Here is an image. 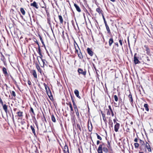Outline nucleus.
Segmentation results:
<instances>
[{
  "label": "nucleus",
  "instance_id": "603ef678",
  "mask_svg": "<svg viewBox=\"0 0 153 153\" xmlns=\"http://www.w3.org/2000/svg\"><path fill=\"white\" fill-rule=\"evenodd\" d=\"M34 42L36 43L37 44L38 46H39V43L38 42L37 40L36 39L35 41H34Z\"/></svg>",
  "mask_w": 153,
  "mask_h": 153
},
{
  "label": "nucleus",
  "instance_id": "0eeeda50",
  "mask_svg": "<svg viewBox=\"0 0 153 153\" xmlns=\"http://www.w3.org/2000/svg\"><path fill=\"white\" fill-rule=\"evenodd\" d=\"M2 106H3V108L6 114H7V113L8 112V109H7V105H6L5 104H4V103L3 104V105H1Z\"/></svg>",
  "mask_w": 153,
  "mask_h": 153
},
{
  "label": "nucleus",
  "instance_id": "473e14b6",
  "mask_svg": "<svg viewBox=\"0 0 153 153\" xmlns=\"http://www.w3.org/2000/svg\"><path fill=\"white\" fill-rule=\"evenodd\" d=\"M68 104V105H69V107H70V108H71V111H73V108L72 107V104L70 102L68 104Z\"/></svg>",
  "mask_w": 153,
  "mask_h": 153
},
{
  "label": "nucleus",
  "instance_id": "a878e982",
  "mask_svg": "<svg viewBox=\"0 0 153 153\" xmlns=\"http://www.w3.org/2000/svg\"><path fill=\"white\" fill-rule=\"evenodd\" d=\"M20 11L22 13V14L23 15H25V11L24 9L22 8H20Z\"/></svg>",
  "mask_w": 153,
  "mask_h": 153
},
{
  "label": "nucleus",
  "instance_id": "aec40b11",
  "mask_svg": "<svg viewBox=\"0 0 153 153\" xmlns=\"http://www.w3.org/2000/svg\"><path fill=\"white\" fill-rule=\"evenodd\" d=\"M30 128L32 131L33 133L35 135L36 134L35 131L34 127L32 125L30 126Z\"/></svg>",
  "mask_w": 153,
  "mask_h": 153
},
{
  "label": "nucleus",
  "instance_id": "6e6d98bb",
  "mask_svg": "<svg viewBox=\"0 0 153 153\" xmlns=\"http://www.w3.org/2000/svg\"><path fill=\"white\" fill-rule=\"evenodd\" d=\"M111 113L112 116V117H113L114 116V114L113 111H111Z\"/></svg>",
  "mask_w": 153,
  "mask_h": 153
},
{
  "label": "nucleus",
  "instance_id": "052dcab7",
  "mask_svg": "<svg viewBox=\"0 0 153 153\" xmlns=\"http://www.w3.org/2000/svg\"><path fill=\"white\" fill-rule=\"evenodd\" d=\"M137 141H138V140L137 138H135L134 140V141L135 142H137Z\"/></svg>",
  "mask_w": 153,
  "mask_h": 153
},
{
  "label": "nucleus",
  "instance_id": "5fc2aeb1",
  "mask_svg": "<svg viewBox=\"0 0 153 153\" xmlns=\"http://www.w3.org/2000/svg\"><path fill=\"white\" fill-rule=\"evenodd\" d=\"M71 98L72 102L74 101L73 97L71 95Z\"/></svg>",
  "mask_w": 153,
  "mask_h": 153
},
{
  "label": "nucleus",
  "instance_id": "3c124183",
  "mask_svg": "<svg viewBox=\"0 0 153 153\" xmlns=\"http://www.w3.org/2000/svg\"><path fill=\"white\" fill-rule=\"evenodd\" d=\"M109 122L110 121H112L111 120H110V119L109 120ZM111 127H112L113 126V123L112 122H111Z\"/></svg>",
  "mask_w": 153,
  "mask_h": 153
},
{
  "label": "nucleus",
  "instance_id": "e433bc0d",
  "mask_svg": "<svg viewBox=\"0 0 153 153\" xmlns=\"http://www.w3.org/2000/svg\"><path fill=\"white\" fill-rule=\"evenodd\" d=\"M75 111L76 114V116H79V111H78V109H77L75 110Z\"/></svg>",
  "mask_w": 153,
  "mask_h": 153
},
{
  "label": "nucleus",
  "instance_id": "72a5a7b5",
  "mask_svg": "<svg viewBox=\"0 0 153 153\" xmlns=\"http://www.w3.org/2000/svg\"><path fill=\"white\" fill-rule=\"evenodd\" d=\"M96 134L97 136V138L98 139L100 140H102V138L97 133H96Z\"/></svg>",
  "mask_w": 153,
  "mask_h": 153
},
{
  "label": "nucleus",
  "instance_id": "bf43d9fd",
  "mask_svg": "<svg viewBox=\"0 0 153 153\" xmlns=\"http://www.w3.org/2000/svg\"><path fill=\"white\" fill-rule=\"evenodd\" d=\"M100 142L99 140H97V145H98L100 143Z\"/></svg>",
  "mask_w": 153,
  "mask_h": 153
},
{
  "label": "nucleus",
  "instance_id": "de8ad7c7",
  "mask_svg": "<svg viewBox=\"0 0 153 153\" xmlns=\"http://www.w3.org/2000/svg\"><path fill=\"white\" fill-rule=\"evenodd\" d=\"M42 60L43 63V66H44V64H45V62H46V60L45 59H42Z\"/></svg>",
  "mask_w": 153,
  "mask_h": 153
},
{
  "label": "nucleus",
  "instance_id": "4c0bfd02",
  "mask_svg": "<svg viewBox=\"0 0 153 153\" xmlns=\"http://www.w3.org/2000/svg\"><path fill=\"white\" fill-rule=\"evenodd\" d=\"M102 117H103V120L104 121H105L106 120L105 114H103V113L102 114Z\"/></svg>",
  "mask_w": 153,
  "mask_h": 153
},
{
  "label": "nucleus",
  "instance_id": "dca6fc26",
  "mask_svg": "<svg viewBox=\"0 0 153 153\" xmlns=\"http://www.w3.org/2000/svg\"><path fill=\"white\" fill-rule=\"evenodd\" d=\"M2 71L3 74H4L6 76L8 75L7 69L5 67H3Z\"/></svg>",
  "mask_w": 153,
  "mask_h": 153
},
{
  "label": "nucleus",
  "instance_id": "f257e3e1",
  "mask_svg": "<svg viewBox=\"0 0 153 153\" xmlns=\"http://www.w3.org/2000/svg\"><path fill=\"white\" fill-rule=\"evenodd\" d=\"M100 145H102V151L103 150L105 153H107L108 152V148L105 147V143H102V144H100Z\"/></svg>",
  "mask_w": 153,
  "mask_h": 153
},
{
  "label": "nucleus",
  "instance_id": "09e8293b",
  "mask_svg": "<svg viewBox=\"0 0 153 153\" xmlns=\"http://www.w3.org/2000/svg\"><path fill=\"white\" fill-rule=\"evenodd\" d=\"M40 56H38L37 58V60H38V61L39 62V59H38V58H40L41 59H42V54H41V55H40Z\"/></svg>",
  "mask_w": 153,
  "mask_h": 153
},
{
  "label": "nucleus",
  "instance_id": "774afa93",
  "mask_svg": "<svg viewBox=\"0 0 153 153\" xmlns=\"http://www.w3.org/2000/svg\"><path fill=\"white\" fill-rule=\"evenodd\" d=\"M111 1L113 2H114L115 1V0H110Z\"/></svg>",
  "mask_w": 153,
  "mask_h": 153
},
{
  "label": "nucleus",
  "instance_id": "7c9ffc66",
  "mask_svg": "<svg viewBox=\"0 0 153 153\" xmlns=\"http://www.w3.org/2000/svg\"><path fill=\"white\" fill-rule=\"evenodd\" d=\"M139 143L142 146H143L145 145V144L144 142L143 141L140 139V140Z\"/></svg>",
  "mask_w": 153,
  "mask_h": 153
},
{
  "label": "nucleus",
  "instance_id": "2f4dec72",
  "mask_svg": "<svg viewBox=\"0 0 153 153\" xmlns=\"http://www.w3.org/2000/svg\"><path fill=\"white\" fill-rule=\"evenodd\" d=\"M38 53H39L40 55H41V49L40 46H38Z\"/></svg>",
  "mask_w": 153,
  "mask_h": 153
},
{
  "label": "nucleus",
  "instance_id": "f704fd0d",
  "mask_svg": "<svg viewBox=\"0 0 153 153\" xmlns=\"http://www.w3.org/2000/svg\"><path fill=\"white\" fill-rule=\"evenodd\" d=\"M74 45V47H75V52L77 53L79 52V49H78V47L77 48H76V46L75 44Z\"/></svg>",
  "mask_w": 153,
  "mask_h": 153
},
{
  "label": "nucleus",
  "instance_id": "4d7b16f0",
  "mask_svg": "<svg viewBox=\"0 0 153 153\" xmlns=\"http://www.w3.org/2000/svg\"><path fill=\"white\" fill-rule=\"evenodd\" d=\"M28 83L29 85H31V83L30 80H28Z\"/></svg>",
  "mask_w": 153,
  "mask_h": 153
},
{
  "label": "nucleus",
  "instance_id": "49530a36",
  "mask_svg": "<svg viewBox=\"0 0 153 153\" xmlns=\"http://www.w3.org/2000/svg\"><path fill=\"white\" fill-rule=\"evenodd\" d=\"M77 128L79 129V130L80 131H81V128L80 127V125L79 124H77Z\"/></svg>",
  "mask_w": 153,
  "mask_h": 153
},
{
  "label": "nucleus",
  "instance_id": "4be33fe9",
  "mask_svg": "<svg viewBox=\"0 0 153 153\" xmlns=\"http://www.w3.org/2000/svg\"><path fill=\"white\" fill-rule=\"evenodd\" d=\"M144 107L145 109L147 111H149V108H148V105L147 104H145L144 105Z\"/></svg>",
  "mask_w": 153,
  "mask_h": 153
},
{
  "label": "nucleus",
  "instance_id": "bb28decb",
  "mask_svg": "<svg viewBox=\"0 0 153 153\" xmlns=\"http://www.w3.org/2000/svg\"><path fill=\"white\" fill-rule=\"evenodd\" d=\"M106 30L108 31V33H111L110 30L109 28V27L108 26V25H105Z\"/></svg>",
  "mask_w": 153,
  "mask_h": 153
},
{
  "label": "nucleus",
  "instance_id": "6ab92c4d",
  "mask_svg": "<svg viewBox=\"0 0 153 153\" xmlns=\"http://www.w3.org/2000/svg\"><path fill=\"white\" fill-rule=\"evenodd\" d=\"M39 37L42 42V44L45 47V44H44V42H43V40L42 39V37H41V36L40 35H39Z\"/></svg>",
  "mask_w": 153,
  "mask_h": 153
},
{
  "label": "nucleus",
  "instance_id": "412c9836",
  "mask_svg": "<svg viewBox=\"0 0 153 153\" xmlns=\"http://www.w3.org/2000/svg\"><path fill=\"white\" fill-rule=\"evenodd\" d=\"M36 67L38 71L41 73H42L41 70L40 69V67L38 64H36Z\"/></svg>",
  "mask_w": 153,
  "mask_h": 153
},
{
  "label": "nucleus",
  "instance_id": "ea45409f",
  "mask_svg": "<svg viewBox=\"0 0 153 153\" xmlns=\"http://www.w3.org/2000/svg\"><path fill=\"white\" fill-rule=\"evenodd\" d=\"M11 94L13 96V97H15L16 95L14 91H12V92H11Z\"/></svg>",
  "mask_w": 153,
  "mask_h": 153
},
{
  "label": "nucleus",
  "instance_id": "9d476101",
  "mask_svg": "<svg viewBox=\"0 0 153 153\" xmlns=\"http://www.w3.org/2000/svg\"><path fill=\"white\" fill-rule=\"evenodd\" d=\"M87 51L88 54L91 56H92L93 55V52L89 48H88Z\"/></svg>",
  "mask_w": 153,
  "mask_h": 153
},
{
  "label": "nucleus",
  "instance_id": "4468645a",
  "mask_svg": "<svg viewBox=\"0 0 153 153\" xmlns=\"http://www.w3.org/2000/svg\"><path fill=\"white\" fill-rule=\"evenodd\" d=\"M97 151L98 153H103L102 151V145H99Z\"/></svg>",
  "mask_w": 153,
  "mask_h": 153
},
{
  "label": "nucleus",
  "instance_id": "1a4fd4ad",
  "mask_svg": "<svg viewBox=\"0 0 153 153\" xmlns=\"http://www.w3.org/2000/svg\"><path fill=\"white\" fill-rule=\"evenodd\" d=\"M30 6H33V7H34L37 9L39 8V7H38L37 3L35 1H33V3H31Z\"/></svg>",
  "mask_w": 153,
  "mask_h": 153
},
{
  "label": "nucleus",
  "instance_id": "c03bdc74",
  "mask_svg": "<svg viewBox=\"0 0 153 153\" xmlns=\"http://www.w3.org/2000/svg\"><path fill=\"white\" fill-rule=\"evenodd\" d=\"M91 128L90 129L89 128V126H88V131H92V124H91Z\"/></svg>",
  "mask_w": 153,
  "mask_h": 153
},
{
  "label": "nucleus",
  "instance_id": "e2e57ef3",
  "mask_svg": "<svg viewBox=\"0 0 153 153\" xmlns=\"http://www.w3.org/2000/svg\"><path fill=\"white\" fill-rule=\"evenodd\" d=\"M115 44L117 45V47H118V44L117 42H116Z\"/></svg>",
  "mask_w": 153,
  "mask_h": 153
},
{
  "label": "nucleus",
  "instance_id": "680f3d73",
  "mask_svg": "<svg viewBox=\"0 0 153 153\" xmlns=\"http://www.w3.org/2000/svg\"><path fill=\"white\" fill-rule=\"evenodd\" d=\"M72 102H73V105L74 106L76 105V103L74 101Z\"/></svg>",
  "mask_w": 153,
  "mask_h": 153
},
{
  "label": "nucleus",
  "instance_id": "ddd939ff",
  "mask_svg": "<svg viewBox=\"0 0 153 153\" xmlns=\"http://www.w3.org/2000/svg\"><path fill=\"white\" fill-rule=\"evenodd\" d=\"M74 5L76 8V10L78 12H81V10L79 7L76 4L74 3Z\"/></svg>",
  "mask_w": 153,
  "mask_h": 153
},
{
  "label": "nucleus",
  "instance_id": "b1692460",
  "mask_svg": "<svg viewBox=\"0 0 153 153\" xmlns=\"http://www.w3.org/2000/svg\"><path fill=\"white\" fill-rule=\"evenodd\" d=\"M22 112L19 111L17 112L18 115L19 117H22L23 116L22 115Z\"/></svg>",
  "mask_w": 153,
  "mask_h": 153
},
{
  "label": "nucleus",
  "instance_id": "f3484780",
  "mask_svg": "<svg viewBox=\"0 0 153 153\" xmlns=\"http://www.w3.org/2000/svg\"><path fill=\"white\" fill-rule=\"evenodd\" d=\"M114 41L112 38H110L109 39V46H111L112 44L113 43Z\"/></svg>",
  "mask_w": 153,
  "mask_h": 153
},
{
  "label": "nucleus",
  "instance_id": "423d86ee",
  "mask_svg": "<svg viewBox=\"0 0 153 153\" xmlns=\"http://www.w3.org/2000/svg\"><path fill=\"white\" fill-rule=\"evenodd\" d=\"M145 146L146 148L147 149L148 151L149 152H152V149L151 148L149 145V143L147 142H146V143L145 144Z\"/></svg>",
  "mask_w": 153,
  "mask_h": 153
},
{
  "label": "nucleus",
  "instance_id": "58836bf2",
  "mask_svg": "<svg viewBox=\"0 0 153 153\" xmlns=\"http://www.w3.org/2000/svg\"><path fill=\"white\" fill-rule=\"evenodd\" d=\"M134 145L135 147L136 148H138V147L139 146V144L138 143H134Z\"/></svg>",
  "mask_w": 153,
  "mask_h": 153
},
{
  "label": "nucleus",
  "instance_id": "c9c22d12",
  "mask_svg": "<svg viewBox=\"0 0 153 153\" xmlns=\"http://www.w3.org/2000/svg\"><path fill=\"white\" fill-rule=\"evenodd\" d=\"M107 143H108V145L107 146V147L108 149H110L111 148V144L110 143L109 141H107Z\"/></svg>",
  "mask_w": 153,
  "mask_h": 153
},
{
  "label": "nucleus",
  "instance_id": "79ce46f5",
  "mask_svg": "<svg viewBox=\"0 0 153 153\" xmlns=\"http://www.w3.org/2000/svg\"><path fill=\"white\" fill-rule=\"evenodd\" d=\"M114 98L115 101H117L118 100V98L116 95H114Z\"/></svg>",
  "mask_w": 153,
  "mask_h": 153
},
{
  "label": "nucleus",
  "instance_id": "7ed1b4c3",
  "mask_svg": "<svg viewBox=\"0 0 153 153\" xmlns=\"http://www.w3.org/2000/svg\"><path fill=\"white\" fill-rule=\"evenodd\" d=\"M137 53H135L134 57V61L135 64H137L140 63V62L139 60L137 57L136 56Z\"/></svg>",
  "mask_w": 153,
  "mask_h": 153
},
{
  "label": "nucleus",
  "instance_id": "2eb2a0df",
  "mask_svg": "<svg viewBox=\"0 0 153 153\" xmlns=\"http://www.w3.org/2000/svg\"><path fill=\"white\" fill-rule=\"evenodd\" d=\"M63 151L64 152H65H65H68V153H69L68 148V146L66 145H65L64 146Z\"/></svg>",
  "mask_w": 153,
  "mask_h": 153
},
{
  "label": "nucleus",
  "instance_id": "a18cd8bd",
  "mask_svg": "<svg viewBox=\"0 0 153 153\" xmlns=\"http://www.w3.org/2000/svg\"><path fill=\"white\" fill-rule=\"evenodd\" d=\"M119 42L120 43V44L121 46H122L123 43H122V40L120 38L119 39Z\"/></svg>",
  "mask_w": 153,
  "mask_h": 153
},
{
  "label": "nucleus",
  "instance_id": "a19ab883",
  "mask_svg": "<svg viewBox=\"0 0 153 153\" xmlns=\"http://www.w3.org/2000/svg\"><path fill=\"white\" fill-rule=\"evenodd\" d=\"M30 111L32 113L33 115H35V114L33 110V108H32L31 107H30Z\"/></svg>",
  "mask_w": 153,
  "mask_h": 153
},
{
  "label": "nucleus",
  "instance_id": "13d9d810",
  "mask_svg": "<svg viewBox=\"0 0 153 153\" xmlns=\"http://www.w3.org/2000/svg\"><path fill=\"white\" fill-rule=\"evenodd\" d=\"M113 121H114V124H116V123H117L116 122V119H114L113 120Z\"/></svg>",
  "mask_w": 153,
  "mask_h": 153
},
{
  "label": "nucleus",
  "instance_id": "c756f323",
  "mask_svg": "<svg viewBox=\"0 0 153 153\" xmlns=\"http://www.w3.org/2000/svg\"><path fill=\"white\" fill-rule=\"evenodd\" d=\"M51 120L53 122H55L56 121L55 117L53 115H51Z\"/></svg>",
  "mask_w": 153,
  "mask_h": 153
},
{
  "label": "nucleus",
  "instance_id": "6e6552de",
  "mask_svg": "<svg viewBox=\"0 0 153 153\" xmlns=\"http://www.w3.org/2000/svg\"><path fill=\"white\" fill-rule=\"evenodd\" d=\"M144 47L145 48V50L146 51V53L148 55H150V51L148 47L146 45H145Z\"/></svg>",
  "mask_w": 153,
  "mask_h": 153
},
{
  "label": "nucleus",
  "instance_id": "69168bd1",
  "mask_svg": "<svg viewBox=\"0 0 153 153\" xmlns=\"http://www.w3.org/2000/svg\"><path fill=\"white\" fill-rule=\"evenodd\" d=\"M72 24L74 26V22L73 20L72 21Z\"/></svg>",
  "mask_w": 153,
  "mask_h": 153
},
{
  "label": "nucleus",
  "instance_id": "a211bd4d",
  "mask_svg": "<svg viewBox=\"0 0 153 153\" xmlns=\"http://www.w3.org/2000/svg\"><path fill=\"white\" fill-rule=\"evenodd\" d=\"M32 74L34 77L35 78H37L36 73V71L35 70H33L32 71Z\"/></svg>",
  "mask_w": 153,
  "mask_h": 153
},
{
  "label": "nucleus",
  "instance_id": "39448f33",
  "mask_svg": "<svg viewBox=\"0 0 153 153\" xmlns=\"http://www.w3.org/2000/svg\"><path fill=\"white\" fill-rule=\"evenodd\" d=\"M76 43L77 46H78V49H79V52L77 53L78 56L79 57V59H82L83 58V56H82V53L81 52V50H80V49H79L78 45L76 42Z\"/></svg>",
  "mask_w": 153,
  "mask_h": 153
},
{
  "label": "nucleus",
  "instance_id": "37998d69",
  "mask_svg": "<svg viewBox=\"0 0 153 153\" xmlns=\"http://www.w3.org/2000/svg\"><path fill=\"white\" fill-rule=\"evenodd\" d=\"M102 18H103L105 25L107 24V22L105 20V19L104 17V16L103 15H102Z\"/></svg>",
  "mask_w": 153,
  "mask_h": 153
},
{
  "label": "nucleus",
  "instance_id": "f03ea898",
  "mask_svg": "<svg viewBox=\"0 0 153 153\" xmlns=\"http://www.w3.org/2000/svg\"><path fill=\"white\" fill-rule=\"evenodd\" d=\"M77 71L79 74H81L84 76H85L86 75V71H83L82 69L80 68H79L78 69Z\"/></svg>",
  "mask_w": 153,
  "mask_h": 153
},
{
  "label": "nucleus",
  "instance_id": "8fccbe9b",
  "mask_svg": "<svg viewBox=\"0 0 153 153\" xmlns=\"http://www.w3.org/2000/svg\"><path fill=\"white\" fill-rule=\"evenodd\" d=\"M108 108H109V109H108L110 111H112V110L111 108V107L110 105H109L108 106Z\"/></svg>",
  "mask_w": 153,
  "mask_h": 153
},
{
  "label": "nucleus",
  "instance_id": "f8f14e48",
  "mask_svg": "<svg viewBox=\"0 0 153 153\" xmlns=\"http://www.w3.org/2000/svg\"><path fill=\"white\" fill-rule=\"evenodd\" d=\"M128 97L129 98V100L131 102V104L132 105L133 104V99L131 94H130L128 96Z\"/></svg>",
  "mask_w": 153,
  "mask_h": 153
},
{
  "label": "nucleus",
  "instance_id": "c85d7f7f",
  "mask_svg": "<svg viewBox=\"0 0 153 153\" xmlns=\"http://www.w3.org/2000/svg\"><path fill=\"white\" fill-rule=\"evenodd\" d=\"M105 111H107L106 114L108 115H111V112L108 109H106Z\"/></svg>",
  "mask_w": 153,
  "mask_h": 153
},
{
  "label": "nucleus",
  "instance_id": "5701e85b",
  "mask_svg": "<svg viewBox=\"0 0 153 153\" xmlns=\"http://www.w3.org/2000/svg\"><path fill=\"white\" fill-rule=\"evenodd\" d=\"M1 61L4 62L5 60V58L3 55L2 54V53H1Z\"/></svg>",
  "mask_w": 153,
  "mask_h": 153
},
{
  "label": "nucleus",
  "instance_id": "20e7f679",
  "mask_svg": "<svg viewBox=\"0 0 153 153\" xmlns=\"http://www.w3.org/2000/svg\"><path fill=\"white\" fill-rule=\"evenodd\" d=\"M120 124L119 123H116L114 125V130L115 132H117L118 131V130L120 128Z\"/></svg>",
  "mask_w": 153,
  "mask_h": 153
},
{
  "label": "nucleus",
  "instance_id": "338daca9",
  "mask_svg": "<svg viewBox=\"0 0 153 153\" xmlns=\"http://www.w3.org/2000/svg\"><path fill=\"white\" fill-rule=\"evenodd\" d=\"M147 60L148 61H149L150 60V59L148 58V57H147Z\"/></svg>",
  "mask_w": 153,
  "mask_h": 153
},
{
  "label": "nucleus",
  "instance_id": "393cba45",
  "mask_svg": "<svg viewBox=\"0 0 153 153\" xmlns=\"http://www.w3.org/2000/svg\"><path fill=\"white\" fill-rule=\"evenodd\" d=\"M58 17L60 20V23H62L63 22V19L62 16L61 15H59Z\"/></svg>",
  "mask_w": 153,
  "mask_h": 153
},
{
  "label": "nucleus",
  "instance_id": "0e129e2a",
  "mask_svg": "<svg viewBox=\"0 0 153 153\" xmlns=\"http://www.w3.org/2000/svg\"><path fill=\"white\" fill-rule=\"evenodd\" d=\"M43 85L45 87H47V86L45 83H44Z\"/></svg>",
  "mask_w": 153,
  "mask_h": 153
},
{
  "label": "nucleus",
  "instance_id": "cd10ccee",
  "mask_svg": "<svg viewBox=\"0 0 153 153\" xmlns=\"http://www.w3.org/2000/svg\"><path fill=\"white\" fill-rule=\"evenodd\" d=\"M96 11L99 14L101 13L102 12V10L100 8H98L96 9Z\"/></svg>",
  "mask_w": 153,
  "mask_h": 153
},
{
  "label": "nucleus",
  "instance_id": "864d4df0",
  "mask_svg": "<svg viewBox=\"0 0 153 153\" xmlns=\"http://www.w3.org/2000/svg\"><path fill=\"white\" fill-rule=\"evenodd\" d=\"M74 108L75 110H76V109H78L77 107V106H76V105H74Z\"/></svg>",
  "mask_w": 153,
  "mask_h": 153
},
{
  "label": "nucleus",
  "instance_id": "9b49d317",
  "mask_svg": "<svg viewBox=\"0 0 153 153\" xmlns=\"http://www.w3.org/2000/svg\"><path fill=\"white\" fill-rule=\"evenodd\" d=\"M74 93L76 96L77 97H78L79 99H81V97L79 95V91L78 90L76 89L74 91Z\"/></svg>",
  "mask_w": 153,
  "mask_h": 153
}]
</instances>
